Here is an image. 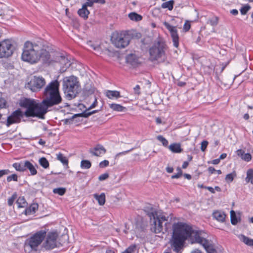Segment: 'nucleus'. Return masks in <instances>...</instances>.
<instances>
[{
    "label": "nucleus",
    "mask_w": 253,
    "mask_h": 253,
    "mask_svg": "<svg viewBox=\"0 0 253 253\" xmlns=\"http://www.w3.org/2000/svg\"><path fill=\"white\" fill-rule=\"evenodd\" d=\"M136 247L135 245H132L122 253H134L136 250Z\"/></svg>",
    "instance_id": "obj_40"
},
{
    "label": "nucleus",
    "mask_w": 253,
    "mask_h": 253,
    "mask_svg": "<svg viewBox=\"0 0 253 253\" xmlns=\"http://www.w3.org/2000/svg\"><path fill=\"white\" fill-rule=\"evenodd\" d=\"M166 170L168 173H172L173 171V169L172 167H168L166 168Z\"/></svg>",
    "instance_id": "obj_59"
},
{
    "label": "nucleus",
    "mask_w": 253,
    "mask_h": 253,
    "mask_svg": "<svg viewBox=\"0 0 253 253\" xmlns=\"http://www.w3.org/2000/svg\"><path fill=\"white\" fill-rule=\"evenodd\" d=\"M23 116V113L20 109H17L7 117L5 124L7 127H9L11 125L19 124L21 122Z\"/></svg>",
    "instance_id": "obj_13"
},
{
    "label": "nucleus",
    "mask_w": 253,
    "mask_h": 253,
    "mask_svg": "<svg viewBox=\"0 0 253 253\" xmlns=\"http://www.w3.org/2000/svg\"><path fill=\"white\" fill-rule=\"evenodd\" d=\"M208 145V142L207 141H203L201 143V150L203 152H204L205 151V150L206 149Z\"/></svg>",
    "instance_id": "obj_46"
},
{
    "label": "nucleus",
    "mask_w": 253,
    "mask_h": 253,
    "mask_svg": "<svg viewBox=\"0 0 253 253\" xmlns=\"http://www.w3.org/2000/svg\"><path fill=\"white\" fill-rule=\"evenodd\" d=\"M87 1L85 2L86 5L88 6L91 7L93 5L94 3H98L100 4H104L105 3V0H86Z\"/></svg>",
    "instance_id": "obj_32"
},
{
    "label": "nucleus",
    "mask_w": 253,
    "mask_h": 253,
    "mask_svg": "<svg viewBox=\"0 0 253 253\" xmlns=\"http://www.w3.org/2000/svg\"><path fill=\"white\" fill-rule=\"evenodd\" d=\"M30 209L32 210L33 213H35L38 209V205L37 204H33L30 207Z\"/></svg>",
    "instance_id": "obj_49"
},
{
    "label": "nucleus",
    "mask_w": 253,
    "mask_h": 253,
    "mask_svg": "<svg viewBox=\"0 0 253 253\" xmlns=\"http://www.w3.org/2000/svg\"><path fill=\"white\" fill-rule=\"evenodd\" d=\"M59 83L57 80L53 81L48 84L44 90V99L41 103L34 99L23 98L20 101V106L27 109L24 114L26 117H37L44 118L47 108L58 105L62 101L59 91Z\"/></svg>",
    "instance_id": "obj_1"
},
{
    "label": "nucleus",
    "mask_w": 253,
    "mask_h": 253,
    "mask_svg": "<svg viewBox=\"0 0 253 253\" xmlns=\"http://www.w3.org/2000/svg\"><path fill=\"white\" fill-rule=\"evenodd\" d=\"M250 8L251 7L250 5H246L240 9V12L242 15H245L247 13Z\"/></svg>",
    "instance_id": "obj_41"
},
{
    "label": "nucleus",
    "mask_w": 253,
    "mask_h": 253,
    "mask_svg": "<svg viewBox=\"0 0 253 253\" xmlns=\"http://www.w3.org/2000/svg\"><path fill=\"white\" fill-rule=\"evenodd\" d=\"M129 19L133 21L137 22L142 20V17L141 15L136 13V12H131L128 14Z\"/></svg>",
    "instance_id": "obj_27"
},
{
    "label": "nucleus",
    "mask_w": 253,
    "mask_h": 253,
    "mask_svg": "<svg viewBox=\"0 0 253 253\" xmlns=\"http://www.w3.org/2000/svg\"><path fill=\"white\" fill-rule=\"evenodd\" d=\"M39 164L44 169H47L49 167V163L46 158L42 157L40 159Z\"/></svg>",
    "instance_id": "obj_33"
},
{
    "label": "nucleus",
    "mask_w": 253,
    "mask_h": 253,
    "mask_svg": "<svg viewBox=\"0 0 253 253\" xmlns=\"http://www.w3.org/2000/svg\"><path fill=\"white\" fill-rule=\"evenodd\" d=\"M212 216L217 221L223 222L224 221L226 215L221 211H216L213 212Z\"/></svg>",
    "instance_id": "obj_19"
},
{
    "label": "nucleus",
    "mask_w": 253,
    "mask_h": 253,
    "mask_svg": "<svg viewBox=\"0 0 253 253\" xmlns=\"http://www.w3.org/2000/svg\"><path fill=\"white\" fill-rule=\"evenodd\" d=\"M132 149L118 153V154H117L116 155L115 158L117 159V158H118L121 155H124L126 154L127 153L129 152Z\"/></svg>",
    "instance_id": "obj_51"
},
{
    "label": "nucleus",
    "mask_w": 253,
    "mask_h": 253,
    "mask_svg": "<svg viewBox=\"0 0 253 253\" xmlns=\"http://www.w3.org/2000/svg\"><path fill=\"white\" fill-rule=\"evenodd\" d=\"M50 54H53L54 55L51 56V58L53 59L52 63H46L48 65H53L55 62L59 64L60 66V71L61 73L65 72L68 68L71 65L70 61L66 57L62 56L60 53L51 51Z\"/></svg>",
    "instance_id": "obj_8"
},
{
    "label": "nucleus",
    "mask_w": 253,
    "mask_h": 253,
    "mask_svg": "<svg viewBox=\"0 0 253 253\" xmlns=\"http://www.w3.org/2000/svg\"><path fill=\"white\" fill-rule=\"evenodd\" d=\"M150 226L151 231L155 234L167 232L170 227L168 217H166L163 213L158 211H154L150 213Z\"/></svg>",
    "instance_id": "obj_4"
},
{
    "label": "nucleus",
    "mask_w": 253,
    "mask_h": 253,
    "mask_svg": "<svg viewBox=\"0 0 253 253\" xmlns=\"http://www.w3.org/2000/svg\"><path fill=\"white\" fill-rule=\"evenodd\" d=\"M105 94L107 97L111 99L120 97V92L116 90H107Z\"/></svg>",
    "instance_id": "obj_22"
},
{
    "label": "nucleus",
    "mask_w": 253,
    "mask_h": 253,
    "mask_svg": "<svg viewBox=\"0 0 253 253\" xmlns=\"http://www.w3.org/2000/svg\"><path fill=\"white\" fill-rule=\"evenodd\" d=\"M191 253H201V252L198 249H195L191 251Z\"/></svg>",
    "instance_id": "obj_64"
},
{
    "label": "nucleus",
    "mask_w": 253,
    "mask_h": 253,
    "mask_svg": "<svg viewBox=\"0 0 253 253\" xmlns=\"http://www.w3.org/2000/svg\"><path fill=\"white\" fill-rule=\"evenodd\" d=\"M163 24L170 32L174 46L178 47L179 45V36L177 34L176 27L170 25L167 22H163Z\"/></svg>",
    "instance_id": "obj_14"
},
{
    "label": "nucleus",
    "mask_w": 253,
    "mask_h": 253,
    "mask_svg": "<svg viewBox=\"0 0 253 253\" xmlns=\"http://www.w3.org/2000/svg\"><path fill=\"white\" fill-rule=\"evenodd\" d=\"M238 238L241 241L245 244L249 246H253V239H251L243 234H239L238 235Z\"/></svg>",
    "instance_id": "obj_21"
},
{
    "label": "nucleus",
    "mask_w": 253,
    "mask_h": 253,
    "mask_svg": "<svg viewBox=\"0 0 253 253\" xmlns=\"http://www.w3.org/2000/svg\"><path fill=\"white\" fill-rule=\"evenodd\" d=\"M18 208H23L26 205V202L23 197H19L16 201Z\"/></svg>",
    "instance_id": "obj_35"
},
{
    "label": "nucleus",
    "mask_w": 253,
    "mask_h": 253,
    "mask_svg": "<svg viewBox=\"0 0 253 253\" xmlns=\"http://www.w3.org/2000/svg\"><path fill=\"white\" fill-rule=\"evenodd\" d=\"M88 6L86 3L83 4L81 8L79 9L78 11V13L81 17L86 19L88 18L89 14V11L87 9V7Z\"/></svg>",
    "instance_id": "obj_17"
},
{
    "label": "nucleus",
    "mask_w": 253,
    "mask_h": 253,
    "mask_svg": "<svg viewBox=\"0 0 253 253\" xmlns=\"http://www.w3.org/2000/svg\"><path fill=\"white\" fill-rule=\"evenodd\" d=\"M228 64V62L224 64L222 63L221 64H220L219 65H216L215 67V71L217 73H221L225 68L226 67L227 64Z\"/></svg>",
    "instance_id": "obj_34"
},
{
    "label": "nucleus",
    "mask_w": 253,
    "mask_h": 253,
    "mask_svg": "<svg viewBox=\"0 0 253 253\" xmlns=\"http://www.w3.org/2000/svg\"><path fill=\"white\" fill-rule=\"evenodd\" d=\"M208 171L210 173L212 174L215 172L216 170L213 167H210L208 168Z\"/></svg>",
    "instance_id": "obj_58"
},
{
    "label": "nucleus",
    "mask_w": 253,
    "mask_h": 253,
    "mask_svg": "<svg viewBox=\"0 0 253 253\" xmlns=\"http://www.w3.org/2000/svg\"><path fill=\"white\" fill-rule=\"evenodd\" d=\"M246 181L253 184V169H250L247 170Z\"/></svg>",
    "instance_id": "obj_28"
},
{
    "label": "nucleus",
    "mask_w": 253,
    "mask_h": 253,
    "mask_svg": "<svg viewBox=\"0 0 253 253\" xmlns=\"http://www.w3.org/2000/svg\"><path fill=\"white\" fill-rule=\"evenodd\" d=\"M89 152L95 156L100 157L106 153V150L102 145H97L95 147L90 149Z\"/></svg>",
    "instance_id": "obj_15"
},
{
    "label": "nucleus",
    "mask_w": 253,
    "mask_h": 253,
    "mask_svg": "<svg viewBox=\"0 0 253 253\" xmlns=\"http://www.w3.org/2000/svg\"><path fill=\"white\" fill-rule=\"evenodd\" d=\"M45 83L43 78L34 76L28 83V87L33 91H37L44 86Z\"/></svg>",
    "instance_id": "obj_12"
},
{
    "label": "nucleus",
    "mask_w": 253,
    "mask_h": 253,
    "mask_svg": "<svg viewBox=\"0 0 253 253\" xmlns=\"http://www.w3.org/2000/svg\"><path fill=\"white\" fill-rule=\"evenodd\" d=\"M109 161L108 160H104L99 163V167L101 168H104L109 165Z\"/></svg>",
    "instance_id": "obj_47"
},
{
    "label": "nucleus",
    "mask_w": 253,
    "mask_h": 253,
    "mask_svg": "<svg viewBox=\"0 0 253 253\" xmlns=\"http://www.w3.org/2000/svg\"><path fill=\"white\" fill-rule=\"evenodd\" d=\"M231 14L233 15H237L238 14V11L237 9H232L230 11Z\"/></svg>",
    "instance_id": "obj_60"
},
{
    "label": "nucleus",
    "mask_w": 253,
    "mask_h": 253,
    "mask_svg": "<svg viewBox=\"0 0 253 253\" xmlns=\"http://www.w3.org/2000/svg\"><path fill=\"white\" fill-rule=\"evenodd\" d=\"M181 175H182V174H181L180 172V173H177L176 174L172 175L171 176V178L172 179L178 178H179L181 176Z\"/></svg>",
    "instance_id": "obj_56"
},
{
    "label": "nucleus",
    "mask_w": 253,
    "mask_h": 253,
    "mask_svg": "<svg viewBox=\"0 0 253 253\" xmlns=\"http://www.w3.org/2000/svg\"><path fill=\"white\" fill-rule=\"evenodd\" d=\"M173 232L170 243L174 251L178 253L183 248L187 239L192 244L198 243L203 247L209 241L206 238L205 233L201 230H194L192 227L185 223L178 222L172 226Z\"/></svg>",
    "instance_id": "obj_2"
},
{
    "label": "nucleus",
    "mask_w": 253,
    "mask_h": 253,
    "mask_svg": "<svg viewBox=\"0 0 253 253\" xmlns=\"http://www.w3.org/2000/svg\"><path fill=\"white\" fill-rule=\"evenodd\" d=\"M219 162H220V159H217L213 160L212 161L211 164H212L213 165H217L219 163Z\"/></svg>",
    "instance_id": "obj_61"
},
{
    "label": "nucleus",
    "mask_w": 253,
    "mask_h": 253,
    "mask_svg": "<svg viewBox=\"0 0 253 253\" xmlns=\"http://www.w3.org/2000/svg\"><path fill=\"white\" fill-rule=\"evenodd\" d=\"M13 167L17 171H25V161L20 163H15L12 165Z\"/></svg>",
    "instance_id": "obj_26"
},
{
    "label": "nucleus",
    "mask_w": 253,
    "mask_h": 253,
    "mask_svg": "<svg viewBox=\"0 0 253 253\" xmlns=\"http://www.w3.org/2000/svg\"><path fill=\"white\" fill-rule=\"evenodd\" d=\"M168 148L170 151L174 153H180L183 151L180 144L178 143H172L168 146Z\"/></svg>",
    "instance_id": "obj_20"
},
{
    "label": "nucleus",
    "mask_w": 253,
    "mask_h": 253,
    "mask_svg": "<svg viewBox=\"0 0 253 253\" xmlns=\"http://www.w3.org/2000/svg\"><path fill=\"white\" fill-rule=\"evenodd\" d=\"M32 211V210H31V209H30V207H29L28 208L26 209L25 211V214L30 215V214H33V213Z\"/></svg>",
    "instance_id": "obj_55"
},
{
    "label": "nucleus",
    "mask_w": 253,
    "mask_h": 253,
    "mask_svg": "<svg viewBox=\"0 0 253 253\" xmlns=\"http://www.w3.org/2000/svg\"><path fill=\"white\" fill-rule=\"evenodd\" d=\"M6 106L5 100L1 97V94H0V109L5 108Z\"/></svg>",
    "instance_id": "obj_43"
},
{
    "label": "nucleus",
    "mask_w": 253,
    "mask_h": 253,
    "mask_svg": "<svg viewBox=\"0 0 253 253\" xmlns=\"http://www.w3.org/2000/svg\"><path fill=\"white\" fill-rule=\"evenodd\" d=\"M53 192L55 194H58L60 196H62L66 192V188L63 187L55 188L53 190Z\"/></svg>",
    "instance_id": "obj_37"
},
{
    "label": "nucleus",
    "mask_w": 253,
    "mask_h": 253,
    "mask_svg": "<svg viewBox=\"0 0 253 253\" xmlns=\"http://www.w3.org/2000/svg\"><path fill=\"white\" fill-rule=\"evenodd\" d=\"M10 172L8 169H4L0 170V177L3 175L7 174Z\"/></svg>",
    "instance_id": "obj_53"
},
{
    "label": "nucleus",
    "mask_w": 253,
    "mask_h": 253,
    "mask_svg": "<svg viewBox=\"0 0 253 253\" xmlns=\"http://www.w3.org/2000/svg\"><path fill=\"white\" fill-rule=\"evenodd\" d=\"M190 27H191L190 23L189 22V21L186 20L185 22V24H184V26H183V30L185 32H187L189 30V29H190Z\"/></svg>",
    "instance_id": "obj_44"
},
{
    "label": "nucleus",
    "mask_w": 253,
    "mask_h": 253,
    "mask_svg": "<svg viewBox=\"0 0 253 253\" xmlns=\"http://www.w3.org/2000/svg\"><path fill=\"white\" fill-rule=\"evenodd\" d=\"M242 159L246 162H249L252 159V156L250 153H245Z\"/></svg>",
    "instance_id": "obj_45"
},
{
    "label": "nucleus",
    "mask_w": 253,
    "mask_h": 253,
    "mask_svg": "<svg viewBox=\"0 0 253 253\" xmlns=\"http://www.w3.org/2000/svg\"><path fill=\"white\" fill-rule=\"evenodd\" d=\"M130 40V35L124 33L114 34L112 38L113 43L117 48H125L128 45Z\"/></svg>",
    "instance_id": "obj_9"
},
{
    "label": "nucleus",
    "mask_w": 253,
    "mask_h": 253,
    "mask_svg": "<svg viewBox=\"0 0 253 253\" xmlns=\"http://www.w3.org/2000/svg\"><path fill=\"white\" fill-rule=\"evenodd\" d=\"M63 89L69 99L75 98L80 90L77 78L74 76L65 77L63 80Z\"/></svg>",
    "instance_id": "obj_5"
},
{
    "label": "nucleus",
    "mask_w": 253,
    "mask_h": 253,
    "mask_svg": "<svg viewBox=\"0 0 253 253\" xmlns=\"http://www.w3.org/2000/svg\"><path fill=\"white\" fill-rule=\"evenodd\" d=\"M135 94L138 95L140 94V86L139 85H136L133 88Z\"/></svg>",
    "instance_id": "obj_52"
},
{
    "label": "nucleus",
    "mask_w": 253,
    "mask_h": 253,
    "mask_svg": "<svg viewBox=\"0 0 253 253\" xmlns=\"http://www.w3.org/2000/svg\"><path fill=\"white\" fill-rule=\"evenodd\" d=\"M188 165H189L188 162L185 161V162H184L183 163L182 166V168L183 169H186V168L188 167Z\"/></svg>",
    "instance_id": "obj_63"
},
{
    "label": "nucleus",
    "mask_w": 253,
    "mask_h": 253,
    "mask_svg": "<svg viewBox=\"0 0 253 253\" xmlns=\"http://www.w3.org/2000/svg\"><path fill=\"white\" fill-rule=\"evenodd\" d=\"M208 253H217L215 249H213L211 242L209 241L206 245L203 247Z\"/></svg>",
    "instance_id": "obj_30"
},
{
    "label": "nucleus",
    "mask_w": 253,
    "mask_h": 253,
    "mask_svg": "<svg viewBox=\"0 0 253 253\" xmlns=\"http://www.w3.org/2000/svg\"><path fill=\"white\" fill-rule=\"evenodd\" d=\"M157 139L161 142L163 145L165 147H168L169 144L168 141L162 135H158L157 136Z\"/></svg>",
    "instance_id": "obj_38"
},
{
    "label": "nucleus",
    "mask_w": 253,
    "mask_h": 253,
    "mask_svg": "<svg viewBox=\"0 0 253 253\" xmlns=\"http://www.w3.org/2000/svg\"><path fill=\"white\" fill-rule=\"evenodd\" d=\"M109 106L110 108L113 111L118 112H124L126 110V107L118 104H109Z\"/></svg>",
    "instance_id": "obj_24"
},
{
    "label": "nucleus",
    "mask_w": 253,
    "mask_h": 253,
    "mask_svg": "<svg viewBox=\"0 0 253 253\" xmlns=\"http://www.w3.org/2000/svg\"><path fill=\"white\" fill-rule=\"evenodd\" d=\"M166 49V45L163 43L158 42L155 43L149 49L150 59L159 62L165 61L167 59Z\"/></svg>",
    "instance_id": "obj_6"
},
{
    "label": "nucleus",
    "mask_w": 253,
    "mask_h": 253,
    "mask_svg": "<svg viewBox=\"0 0 253 253\" xmlns=\"http://www.w3.org/2000/svg\"><path fill=\"white\" fill-rule=\"evenodd\" d=\"M94 198L98 201L99 205H104L105 203V195L104 193L100 195L95 194L93 195Z\"/></svg>",
    "instance_id": "obj_23"
},
{
    "label": "nucleus",
    "mask_w": 253,
    "mask_h": 253,
    "mask_svg": "<svg viewBox=\"0 0 253 253\" xmlns=\"http://www.w3.org/2000/svg\"><path fill=\"white\" fill-rule=\"evenodd\" d=\"M15 198V196L13 195L8 199V204L9 206H11L13 204Z\"/></svg>",
    "instance_id": "obj_50"
},
{
    "label": "nucleus",
    "mask_w": 253,
    "mask_h": 253,
    "mask_svg": "<svg viewBox=\"0 0 253 253\" xmlns=\"http://www.w3.org/2000/svg\"><path fill=\"white\" fill-rule=\"evenodd\" d=\"M174 3V0H170L162 3L161 7L163 8H168L169 10H171L173 9Z\"/></svg>",
    "instance_id": "obj_29"
},
{
    "label": "nucleus",
    "mask_w": 253,
    "mask_h": 253,
    "mask_svg": "<svg viewBox=\"0 0 253 253\" xmlns=\"http://www.w3.org/2000/svg\"><path fill=\"white\" fill-rule=\"evenodd\" d=\"M126 60L127 63L133 66H135L140 63L139 57L133 53L127 55Z\"/></svg>",
    "instance_id": "obj_16"
},
{
    "label": "nucleus",
    "mask_w": 253,
    "mask_h": 253,
    "mask_svg": "<svg viewBox=\"0 0 253 253\" xmlns=\"http://www.w3.org/2000/svg\"><path fill=\"white\" fill-rule=\"evenodd\" d=\"M13 180L14 181H17L18 177L17 175L16 174H13L11 175L7 176V181L8 182H10L11 181Z\"/></svg>",
    "instance_id": "obj_42"
},
{
    "label": "nucleus",
    "mask_w": 253,
    "mask_h": 253,
    "mask_svg": "<svg viewBox=\"0 0 253 253\" xmlns=\"http://www.w3.org/2000/svg\"><path fill=\"white\" fill-rule=\"evenodd\" d=\"M245 154V152L243 151L242 150H238L237 151V154L238 156L240 157L242 159L244 156V155Z\"/></svg>",
    "instance_id": "obj_54"
},
{
    "label": "nucleus",
    "mask_w": 253,
    "mask_h": 253,
    "mask_svg": "<svg viewBox=\"0 0 253 253\" xmlns=\"http://www.w3.org/2000/svg\"><path fill=\"white\" fill-rule=\"evenodd\" d=\"M97 99L95 98V100H94V101L93 102V103L90 106V107H89V108H94L96 105H97Z\"/></svg>",
    "instance_id": "obj_57"
},
{
    "label": "nucleus",
    "mask_w": 253,
    "mask_h": 253,
    "mask_svg": "<svg viewBox=\"0 0 253 253\" xmlns=\"http://www.w3.org/2000/svg\"><path fill=\"white\" fill-rule=\"evenodd\" d=\"M91 163L88 160H83L81 163V167L82 169H88L91 167Z\"/></svg>",
    "instance_id": "obj_36"
},
{
    "label": "nucleus",
    "mask_w": 253,
    "mask_h": 253,
    "mask_svg": "<svg viewBox=\"0 0 253 253\" xmlns=\"http://www.w3.org/2000/svg\"><path fill=\"white\" fill-rule=\"evenodd\" d=\"M45 236L46 232L44 230L37 232L29 239L25 248L30 247L32 250L36 251L38 246L45 239Z\"/></svg>",
    "instance_id": "obj_7"
},
{
    "label": "nucleus",
    "mask_w": 253,
    "mask_h": 253,
    "mask_svg": "<svg viewBox=\"0 0 253 253\" xmlns=\"http://www.w3.org/2000/svg\"><path fill=\"white\" fill-rule=\"evenodd\" d=\"M25 170L28 169L31 174L32 175H36L37 173V170L36 169V167L38 166L36 165L35 166L32 164L30 162L28 161H25Z\"/></svg>",
    "instance_id": "obj_18"
},
{
    "label": "nucleus",
    "mask_w": 253,
    "mask_h": 253,
    "mask_svg": "<svg viewBox=\"0 0 253 253\" xmlns=\"http://www.w3.org/2000/svg\"><path fill=\"white\" fill-rule=\"evenodd\" d=\"M236 176V173L235 171H234L226 175L225 178V181L227 183H230L233 180L234 178Z\"/></svg>",
    "instance_id": "obj_31"
},
{
    "label": "nucleus",
    "mask_w": 253,
    "mask_h": 253,
    "mask_svg": "<svg viewBox=\"0 0 253 253\" xmlns=\"http://www.w3.org/2000/svg\"><path fill=\"white\" fill-rule=\"evenodd\" d=\"M108 177H109V174L107 173H105L101 174L98 177V179L100 181H102V180H104L106 179Z\"/></svg>",
    "instance_id": "obj_48"
},
{
    "label": "nucleus",
    "mask_w": 253,
    "mask_h": 253,
    "mask_svg": "<svg viewBox=\"0 0 253 253\" xmlns=\"http://www.w3.org/2000/svg\"><path fill=\"white\" fill-rule=\"evenodd\" d=\"M230 216H231V223L233 225H236L237 224L238 221L237 218H236V213L233 211H230Z\"/></svg>",
    "instance_id": "obj_39"
},
{
    "label": "nucleus",
    "mask_w": 253,
    "mask_h": 253,
    "mask_svg": "<svg viewBox=\"0 0 253 253\" xmlns=\"http://www.w3.org/2000/svg\"><path fill=\"white\" fill-rule=\"evenodd\" d=\"M205 188L208 189L212 193H214L215 192L214 189L211 187H206Z\"/></svg>",
    "instance_id": "obj_62"
},
{
    "label": "nucleus",
    "mask_w": 253,
    "mask_h": 253,
    "mask_svg": "<svg viewBox=\"0 0 253 253\" xmlns=\"http://www.w3.org/2000/svg\"><path fill=\"white\" fill-rule=\"evenodd\" d=\"M59 235L56 231H51L46 233L45 240L43 244L44 248L50 250L57 247L60 243L58 242Z\"/></svg>",
    "instance_id": "obj_10"
},
{
    "label": "nucleus",
    "mask_w": 253,
    "mask_h": 253,
    "mask_svg": "<svg viewBox=\"0 0 253 253\" xmlns=\"http://www.w3.org/2000/svg\"><path fill=\"white\" fill-rule=\"evenodd\" d=\"M14 50L12 42L9 40H4L0 42V58L11 56Z\"/></svg>",
    "instance_id": "obj_11"
},
{
    "label": "nucleus",
    "mask_w": 253,
    "mask_h": 253,
    "mask_svg": "<svg viewBox=\"0 0 253 253\" xmlns=\"http://www.w3.org/2000/svg\"><path fill=\"white\" fill-rule=\"evenodd\" d=\"M57 159L60 161L62 164L66 166V169L68 168V160L62 154L59 153L57 155Z\"/></svg>",
    "instance_id": "obj_25"
},
{
    "label": "nucleus",
    "mask_w": 253,
    "mask_h": 253,
    "mask_svg": "<svg viewBox=\"0 0 253 253\" xmlns=\"http://www.w3.org/2000/svg\"><path fill=\"white\" fill-rule=\"evenodd\" d=\"M47 48L41 43L27 41L24 43L21 58L31 64L37 63L40 60L45 64L52 63L53 59L51 57L54 55L50 54Z\"/></svg>",
    "instance_id": "obj_3"
}]
</instances>
